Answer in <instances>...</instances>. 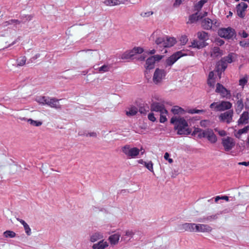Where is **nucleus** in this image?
<instances>
[{
    "mask_svg": "<svg viewBox=\"0 0 249 249\" xmlns=\"http://www.w3.org/2000/svg\"><path fill=\"white\" fill-rule=\"evenodd\" d=\"M170 122L171 123L175 124L174 128L178 130V135H187L191 133V130L188 127V123L184 118L172 117Z\"/></svg>",
    "mask_w": 249,
    "mask_h": 249,
    "instance_id": "f257e3e1",
    "label": "nucleus"
},
{
    "mask_svg": "<svg viewBox=\"0 0 249 249\" xmlns=\"http://www.w3.org/2000/svg\"><path fill=\"white\" fill-rule=\"evenodd\" d=\"M232 107V104L228 101H221V102H213L210 106L211 108H214L216 111H222L230 109Z\"/></svg>",
    "mask_w": 249,
    "mask_h": 249,
    "instance_id": "f03ea898",
    "label": "nucleus"
},
{
    "mask_svg": "<svg viewBox=\"0 0 249 249\" xmlns=\"http://www.w3.org/2000/svg\"><path fill=\"white\" fill-rule=\"evenodd\" d=\"M123 152L129 158H135L139 155L140 150L137 147H131L126 145L122 148Z\"/></svg>",
    "mask_w": 249,
    "mask_h": 249,
    "instance_id": "7ed1b4c3",
    "label": "nucleus"
},
{
    "mask_svg": "<svg viewBox=\"0 0 249 249\" xmlns=\"http://www.w3.org/2000/svg\"><path fill=\"white\" fill-rule=\"evenodd\" d=\"M166 72L164 70L157 68L154 73L152 81L155 85H160L165 78Z\"/></svg>",
    "mask_w": 249,
    "mask_h": 249,
    "instance_id": "20e7f679",
    "label": "nucleus"
},
{
    "mask_svg": "<svg viewBox=\"0 0 249 249\" xmlns=\"http://www.w3.org/2000/svg\"><path fill=\"white\" fill-rule=\"evenodd\" d=\"M218 34L221 37L227 39H231L235 36L234 30L230 27L219 29L218 31Z\"/></svg>",
    "mask_w": 249,
    "mask_h": 249,
    "instance_id": "39448f33",
    "label": "nucleus"
},
{
    "mask_svg": "<svg viewBox=\"0 0 249 249\" xmlns=\"http://www.w3.org/2000/svg\"><path fill=\"white\" fill-rule=\"evenodd\" d=\"M143 52V49L140 47H134L133 49L126 51L122 56L124 59H129L134 56L137 54H141Z\"/></svg>",
    "mask_w": 249,
    "mask_h": 249,
    "instance_id": "423d86ee",
    "label": "nucleus"
},
{
    "mask_svg": "<svg viewBox=\"0 0 249 249\" xmlns=\"http://www.w3.org/2000/svg\"><path fill=\"white\" fill-rule=\"evenodd\" d=\"M80 55L87 60L98 59L99 57V53L97 52L92 50L82 51L81 52Z\"/></svg>",
    "mask_w": 249,
    "mask_h": 249,
    "instance_id": "0eeeda50",
    "label": "nucleus"
},
{
    "mask_svg": "<svg viewBox=\"0 0 249 249\" xmlns=\"http://www.w3.org/2000/svg\"><path fill=\"white\" fill-rule=\"evenodd\" d=\"M233 115V111L232 110H229L228 111L221 113L219 116V119L221 122H225L227 124H230L232 121Z\"/></svg>",
    "mask_w": 249,
    "mask_h": 249,
    "instance_id": "6e6552de",
    "label": "nucleus"
},
{
    "mask_svg": "<svg viewBox=\"0 0 249 249\" xmlns=\"http://www.w3.org/2000/svg\"><path fill=\"white\" fill-rule=\"evenodd\" d=\"M162 58V55H155L151 56L147 59L146 61V68L147 69H152L154 68V64L156 61H159Z\"/></svg>",
    "mask_w": 249,
    "mask_h": 249,
    "instance_id": "1a4fd4ad",
    "label": "nucleus"
},
{
    "mask_svg": "<svg viewBox=\"0 0 249 249\" xmlns=\"http://www.w3.org/2000/svg\"><path fill=\"white\" fill-rule=\"evenodd\" d=\"M222 144L226 151L231 150L235 145L233 139L230 137L222 139Z\"/></svg>",
    "mask_w": 249,
    "mask_h": 249,
    "instance_id": "9d476101",
    "label": "nucleus"
},
{
    "mask_svg": "<svg viewBox=\"0 0 249 249\" xmlns=\"http://www.w3.org/2000/svg\"><path fill=\"white\" fill-rule=\"evenodd\" d=\"M212 230V228L208 224H198L196 226V232L210 233Z\"/></svg>",
    "mask_w": 249,
    "mask_h": 249,
    "instance_id": "9b49d317",
    "label": "nucleus"
},
{
    "mask_svg": "<svg viewBox=\"0 0 249 249\" xmlns=\"http://www.w3.org/2000/svg\"><path fill=\"white\" fill-rule=\"evenodd\" d=\"M150 110L151 111L160 112V113L162 111L167 112L164 105L156 102H153L151 104Z\"/></svg>",
    "mask_w": 249,
    "mask_h": 249,
    "instance_id": "f8f14e48",
    "label": "nucleus"
},
{
    "mask_svg": "<svg viewBox=\"0 0 249 249\" xmlns=\"http://www.w3.org/2000/svg\"><path fill=\"white\" fill-rule=\"evenodd\" d=\"M182 56L181 52H178L169 57L166 60V66L172 65L178 59Z\"/></svg>",
    "mask_w": 249,
    "mask_h": 249,
    "instance_id": "ddd939ff",
    "label": "nucleus"
},
{
    "mask_svg": "<svg viewBox=\"0 0 249 249\" xmlns=\"http://www.w3.org/2000/svg\"><path fill=\"white\" fill-rule=\"evenodd\" d=\"M248 5L244 2H241L236 6L237 14L240 18H244L245 16V11L247 9Z\"/></svg>",
    "mask_w": 249,
    "mask_h": 249,
    "instance_id": "4468645a",
    "label": "nucleus"
},
{
    "mask_svg": "<svg viewBox=\"0 0 249 249\" xmlns=\"http://www.w3.org/2000/svg\"><path fill=\"white\" fill-rule=\"evenodd\" d=\"M196 225L194 223H184L180 225L179 229L181 231L196 232Z\"/></svg>",
    "mask_w": 249,
    "mask_h": 249,
    "instance_id": "2eb2a0df",
    "label": "nucleus"
},
{
    "mask_svg": "<svg viewBox=\"0 0 249 249\" xmlns=\"http://www.w3.org/2000/svg\"><path fill=\"white\" fill-rule=\"evenodd\" d=\"M61 100H58L55 98H48L47 104L51 107L55 108L56 109H60L61 107V106L59 103V101Z\"/></svg>",
    "mask_w": 249,
    "mask_h": 249,
    "instance_id": "dca6fc26",
    "label": "nucleus"
},
{
    "mask_svg": "<svg viewBox=\"0 0 249 249\" xmlns=\"http://www.w3.org/2000/svg\"><path fill=\"white\" fill-rule=\"evenodd\" d=\"M215 91L220 93L223 97H227L230 94V91L219 83L216 84Z\"/></svg>",
    "mask_w": 249,
    "mask_h": 249,
    "instance_id": "f3484780",
    "label": "nucleus"
},
{
    "mask_svg": "<svg viewBox=\"0 0 249 249\" xmlns=\"http://www.w3.org/2000/svg\"><path fill=\"white\" fill-rule=\"evenodd\" d=\"M7 169L11 173H14L18 172L20 169V166L15 163L12 161L7 162L6 165Z\"/></svg>",
    "mask_w": 249,
    "mask_h": 249,
    "instance_id": "a211bd4d",
    "label": "nucleus"
},
{
    "mask_svg": "<svg viewBox=\"0 0 249 249\" xmlns=\"http://www.w3.org/2000/svg\"><path fill=\"white\" fill-rule=\"evenodd\" d=\"M205 138H207L208 140L211 143H215L217 141V137L214 134L213 130L211 129H206V133Z\"/></svg>",
    "mask_w": 249,
    "mask_h": 249,
    "instance_id": "6ab92c4d",
    "label": "nucleus"
},
{
    "mask_svg": "<svg viewBox=\"0 0 249 249\" xmlns=\"http://www.w3.org/2000/svg\"><path fill=\"white\" fill-rule=\"evenodd\" d=\"M201 26L205 30L212 29V20L209 18H205L201 21Z\"/></svg>",
    "mask_w": 249,
    "mask_h": 249,
    "instance_id": "aec40b11",
    "label": "nucleus"
},
{
    "mask_svg": "<svg viewBox=\"0 0 249 249\" xmlns=\"http://www.w3.org/2000/svg\"><path fill=\"white\" fill-rule=\"evenodd\" d=\"M219 214L216 213H210L207 216H204L202 218L203 221L207 222H213L218 219Z\"/></svg>",
    "mask_w": 249,
    "mask_h": 249,
    "instance_id": "412c9836",
    "label": "nucleus"
},
{
    "mask_svg": "<svg viewBox=\"0 0 249 249\" xmlns=\"http://www.w3.org/2000/svg\"><path fill=\"white\" fill-rule=\"evenodd\" d=\"M126 1V0H105L104 3L106 6H113L120 4H124Z\"/></svg>",
    "mask_w": 249,
    "mask_h": 249,
    "instance_id": "4be33fe9",
    "label": "nucleus"
},
{
    "mask_svg": "<svg viewBox=\"0 0 249 249\" xmlns=\"http://www.w3.org/2000/svg\"><path fill=\"white\" fill-rule=\"evenodd\" d=\"M249 119V114L248 112L245 111L244 112L242 115L240 116V119L238 121V124L239 125L240 124H246L248 123Z\"/></svg>",
    "mask_w": 249,
    "mask_h": 249,
    "instance_id": "5701e85b",
    "label": "nucleus"
},
{
    "mask_svg": "<svg viewBox=\"0 0 249 249\" xmlns=\"http://www.w3.org/2000/svg\"><path fill=\"white\" fill-rule=\"evenodd\" d=\"M227 67V63L221 59V60L218 61L216 64V71L217 72H219V71H223L225 70Z\"/></svg>",
    "mask_w": 249,
    "mask_h": 249,
    "instance_id": "b1692460",
    "label": "nucleus"
},
{
    "mask_svg": "<svg viewBox=\"0 0 249 249\" xmlns=\"http://www.w3.org/2000/svg\"><path fill=\"white\" fill-rule=\"evenodd\" d=\"M223 55L222 51L218 47H214L212 48L211 52V57L215 58L218 56H221Z\"/></svg>",
    "mask_w": 249,
    "mask_h": 249,
    "instance_id": "393cba45",
    "label": "nucleus"
},
{
    "mask_svg": "<svg viewBox=\"0 0 249 249\" xmlns=\"http://www.w3.org/2000/svg\"><path fill=\"white\" fill-rule=\"evenodd\" d=\"M200 15L198 12L190 15L189 17V20L187 22V24H192L196 22L199 19H200Z\"/></svg>",
    "mask_w": 249,
    "mask_h": 249,
    "instance_id": "a878e982",
    "label": "nucleus"
},
{
    "mask_svg": "<svg viewBox=\"0 0 249 249\" xmlns=\"http://www.w3.org/2000/svg\"><path fill=\"white\" fill-rule=\"evenodd\" d=\"M197 36L199 39L203 41L202 42H204L209 39L208 33L204 31H200L197 32Z\"/></svg>",
    "mask_w": 249,
    "mask_h": 249,
    "instance_id": "bb28decb",
    "label": "nucleus"
},
{
    "mask_svg": "<svg viewBox=\"0 0 249 249\" xmlns=\"http://www.w3.org/2000/svg\"><path fill=\"white\" fill-rule=\"evenodd\" d=\"M107 246L108 244L107 242L102 241L97 244H94L92 246V248L93 249H105Z\"/></svg>",
    "mask_w": 249,
    "mask_h": 249,
    "instance_id": "cd10ccee",
    "label": "nucleus"
},
{
    "mask_svg": "<svg viewBox=\"0 0 249 249\" xmlns=\"http://www.w3.org/2000/svg\"><path fill=\"white\" fill-rule=\"evenodd\" d=\"M207 2V0H200L197 3H196L194 6V11H196V12L200 11L203 7V5Z\"/></svg>",
    "mask_w": 249,
    "mask_h": 249,
    "instance_id": "c85d7f7f",
    "label": "nucleus"
},
{
    "mask_svg": "<svg viewBox=\"0 0 249 249\" xmlns=\"http://www.w3.org/2000/svg\"><path fill=\"white\" fill-rule=\"evenodd\" d=\"M134 235V232L132 230H127L125 232V234L122 238V239L125 241L129 240L133 235Z\"/></svg>",
    "mask_w": 249,
    "mask_h": 249,
    "instance_id": "c756f323",
    "label": "nucleus"
},
{
    "mask_svg": "<svg viewBox=\"0 0 249 249\" xmlns=\"http://www.w3.org/2000/svg\"><path fill=\"white\" fill-rule=\"evenodd\" d=\"M138 112V109L134 106L131 107L126 110V115L128 116H134Z\"/></svg>",
    "mask_w": 249,
    "mask_h": 249,
    "instance_id": "7c9ffc66",
    "label": "nucleus"
},
{
    "mask_svg": "<svg viewBox=\"0 0 249 249\" xmlns=\"http://www.w3.org/2000/svg\"><path fill=\"white\" fill-rule=\"evenodd\" d=\"M120 237V235L119 234H114L113 235H111L109 237V240L111 244L115 245L116 244L119 240Z\"/></svg>",
    "mask_w": 249,
    "mask_h": 249,
    "instance_id": "2f4dec72",
    "label": "nucleus"
},
{
    "mask_svg": "<svg viewBox=\"0 0 249 249\" xmlns=\"http://www.w3.org/2000/svg\"><path fill=\"white\" fill-rule=\"evenodd\" d=\"M17 220L19 221L23 226L26 233L28 235H30L31 233V229L29 225L23 220L18 218Z\"/></svg>",
    "mask_w": 249,
    "mask_h": 249,
    "instance_id": "473e14b6",
    "label": "nucleus"
},
{
    "mask_svg": "<svg viewBox=\"0 0 249 249\" xmlns=\"http://www.w3.org/2000/svg\"><path fill=\"white\" fill-rule=\"evenodd\" d=\"M176 42V39L173 37H166L165 38V43L167 47L173 46Z\"/></svg>",
    "mask_w": 249,
    "mask_h": 249,
    "instance_id": "72a5a7b5",
    "label": "nucleus"
},
{
    "mask_svg": "<svg viewBox=\"0 0 249 249\" xmlns=\"http://www.w3.org/2000/svg\"><path fill=\"white\" fill-rule=\"evenodd\" d=\"M243 107H244L243 102V100L241 99H240V100H238L237 101L236 111L238 113H239L241 111V110H242Z\"/></svg>",
    "mask_w": 249,
    "mask_h": 249,
    "instance_id": "f704fd0d",
    "label": "nucleus"
},
{
    "mask_svg": "<svg viewBox=\"0 0 249 249\" xmlns=\"http://www.w3.org/2000/svg\"><path fill=\"white\" fill-rule=\"evenodd\" d=\"M93 68L95 70H98L99 72H107L109 70V67L106 65H104L100 68H98L97 66L94 65Z\"/></svg>",
    "mask_w": 249,
    "mask_h": 249,
    "instance_id": "c9c22d12",
    "label": "nucleus"
},
{
    "mask_svg": "<svg viewBox=\"0 0 249 249\" xmlns=\"http://www.w3.org/2000/svg\"><path fill=\"white\" fill-rule=\"evenodd\" d=\"M41 170L43 173L45 174L46 175H50L53 171V169L50 168L47 165H42Z\"/></svg>",
    "mask_w": 249,
    "mask_h": 249,
    "instance_id": "e433bc0d",
    "label": "nucleus"
},
{
    "mask_svg": "<svg viewBox=\"0 0 249 249\" xmlns=\"http://www.w3.org/2000/svg\"><path fill=\"white\" fill-rule=\"evenodd\" d=\"M249 129V126H247L242 129H239L237 133L235 134L236 138L239 139L241 134L247 133Z\"/></svg>",
    "mask_w": 249,
    "mask_h": 249,
    "instance_id": "4c0bfd02",
    "label": "nucleus"
},
{
    "mask_svg": "<svg viewBox=\"0 0 249 249\" xmlns=\"http://www.w3.org/2000/svg\"><path fill=\"white\" fill-rule=\"evenodd\" d=\"M206 46L205 42H201L198 43L197 41L194 40L193 42H192L191 47L194 48H197L198 49H200L201 48H203Z\"/></svg>",
    "mask_w": 249,
    "mask_h": 249,
    "instance_id": "58836bf2",
    "label": "nucleus"
},
{
    "mask_svg": "<svg viewBox=\"0 0 249 249\" xmlns=\"http://www.w3.org/2000/svg\"><path fill=\"white\" fill-rule=\"evenodd\" d=\"M149 111V107L147 105L141 106L139 107V111L140 113L145 115Z\"/></svg>",
    "mask_w": 249,
    "mask_h": 249,
    "instance_id": "ea45409f",
    "label": "nucleus"
},
{
    "mask_svg": "<svg viewBox=\"0 0 249 249\" xmlns=\"http://www.w3.org/2000/svg\"><path fill=\"white\" fill-rule=\"evenodd\" d=\"M48 98L45 96H39L36 97V100L40 104L46 105Z\"/></svg>",
    "mask_w": 249,
    "mask_h": 249,
    "instance_id": "a19ab883",
    "label": "nucleus"
},
{
    "mask_svg": "<svg viewBox=\"0 0 249 249\" xmlns=\"http://www.w3.org/2000/svg\"><path fill=\"white\" fill-rule=\"evenodd\" d=\"M26 59L25 56H21L17 60V67L23 66L25 65Z\"/></svg>",
    "mask_w": 249,
    "mask_h": 249,
    "instance_id": "79ce46f5",
    "label": "nucleus"
},
{
    "mask_svg": "<svg viewBox=\"0 0 249 249\" xmlns=\"http://www.w3.org/2000/svg\"><path fill=\"white\" fill-rule=\"evenodd\" d=\"M3 235L6 238H14L16 234L15 232L11 231H6L3 232Z\"/></svg>",
    "mask_w": 249,
    "mask_h": 249,
    "instance_id": "37998d69",
    "label": "nucleus"
},
{
    "mask_svg": "<svg viewBox=\"0 0 249 249\" xmlns=\"http://www.w3.org/2000/svg\"><path fill=\"white\" fill-rule=\"evenodd\" d=\"M183 109L179 107L178 106H175L171 110V111L174 114H178L179 113H181L183 112Z\"/></svg>",
    "mask_w": 249,
    "mask_h": 249,
    "instance_id": "c03bdc74",
    "label": "nucleus"
},
{
    "mask_svg": "<svg viewBox=\"0 0 249 249\" xmlns=\"http://www.w3.org/2000/svg\"><path fill=\"white\" fill-rule=\"evenodd\" d=\"M27 122H29L31 125L36 126H40L42 124L41 122L34 121L31 119H28Z\"/></svg>",
    "mask_w": 249,
    "mask_h": 249,
    "instance_id": "a18cd8bd",
    "label": "nucleus"
},
{
    "mask_svg": "<svg viewBox=\"0 0 249 249\" xmlns=\"http://www.w3.org/2000/svg\"><path fill=\"white\" fill-rule=\"evenodd\" d=\"M102 238L101 235L98 233H95L93 234L90 237V241L92 242H95L97 240Z\"/></svg>",
    "mask_w": 249,
    "mask_h": 249,
    "instance_id": "49530a36",
    "label": "nucleus"
},
{
    "mask_svg": "<svg viewBox=\"0 0 249 249\" xmlns=\"http://www.w3.org/2000/svg\"><path fill=\"white\" fill-rule=\"evenodd\" d=\"M168 113V111L164 112V111H162L160 112V123H164L167 121V118L166 117V114H167Z\"/></svg>",
    "mask_w": 249,
    "mask_h": 249,
    "instance_id": "de8ad7c7",
    "label": "nucleus"
},
{
    "mask_svg": "<svg viewBox=\"0 0 249 249\" xmlns=\"http://www.w3.org/2000/svg\"><path fill=\"white\" fill-rule=\"evenodd\" d=\"M144 166L149 171L154 173L153 168V164L152 161H150L148 163L144 162Z\"/></svg>",
    "mask_w": 249,
    "mask_h": 249,
    "instance_id": "09e8293b",
    "label": "nucleus"
},
{
    "mask_svg": "<svg viewBox=\"0 0 249 249\" xmlns=\"http://www.w3.org/2000/svg\"><path fill=\"white\" fill-rule=\"evenodd\" d=\"M222 59L226 63H231L232 62V54H229L227 56L223 57Z\"/></svg>",
    "mask_w": 249,
    "mask_h": 249,
    "instance_id": "8fccbe9b",
    "label": "nucleus"
},
{
    "mask_svg": "<svg viewBox=\"0 0 249 249\" xmlns=\"http://www.w3.org/2000/svg\"><path fill=\"white\" fill-rule=\"evenodd\" d=\"M220 25V23L216 19L212 20V29L214 30V28H217Z\"/></svg>",
    "mask_w": 249,
    "mask_h": 249,
    "instance_id": "3c124183",
    "label": "nucleus"
},
{
    "mask_svg": "<svg viewBox=\"0 0 249 249\" xmlns=\"http://www.w3.org/2000/svg\"><path fill=\"white\" fill-rule=\"evenodd\" d=\"M210 124V122L206 120H204L200 122V124L202 127H207Z\"/></svg>",
    "mask_w": 249,
    "mask_h": 249,
    "instance_id": "603ef678",
    "label": "nucleus"
},
{
    "mask_svg": "<svg viewBox=\"0 0 249 249\" xmlns=\"http://www.w3.org/2000/svg\"><path fill=\"white\" fill-rule=\"evenodd\" d=\"M185 0H176L173 4L174 7H178Z\"/></svg>",
    "mask_w": 249,
    "mask_h": 249,
    "instance_id": "864d4df0",
    "label": "nucleus"
},
{
    "mask_svg": "<svg viewBox=\"0 0 249 249\" xmlns=\"http://www.w3.org/2000/svg\"><path fill=\"white\" fill-rule=\"evenodd\" d=\"M247 79L245 77H244L239 80V85L242 87H244L247 83Z\"/></svg>",
    "mask_w": 249,
    "mask_h": 249,
    "instance_id": "5fc2aeb1",
    "label": "nucleus"
},
{
    "mask_svg": "<svg viewBox=\"0 0 249 249\" xmlns=\"http://www.w3.org/2000/svg\"><path fill=\"white\" fill-rule=\"evenodd\" d=\"M153 14V12L152 11H149L147 12H143L141 13V16L142 17H148Z\"/></svg>",
    "mask_w": 249,
    "mask_h": 249,
    "instance_id": "6e6d98bb",
    "label": "nucleus"
},
{
    "mask_svg": "<svg viewBox=\"0 0 249 249\" xmlns=\"http://www.w3.org/2000/svg\"><path fill=\"white\" fill-rule=\"evenodd\" d=\"M204 112L203 110H199V109H191L189 111V113H191V114L199 113L200 112Z\"/></svg>",
    "mask_w": 249,
    "mask_h": 249,
    "instance_id": "4d7b16f0",
    "label": "nucleus"
},
{
    "mask_svg": "<svg viewBox=\"0 0 249 249\" xmlns=\"http://www.w3.org/2000/svg\"><path fill=\"white\" fill-rule=\"evenodd\" d=\"M148 118L149 120L152 122H155L156 120V118L154 116V114L153 113H150L148 115Z\"/></svg>",
    "mask_w": 249,
    "mask_h": 249,
    "instance_id": "13d9d810",
    "label": "nucleus"
},
{
    "mask_svg": "<svg viewBox=\"0 0 249 249\" xmlns=\"http://www.w3.org/2000/svg\"><path fill=\"white\" fill-rule=\"evenodd\" d=\"M169 157V154L168 153L166 152L164 154V158L165 160H167L168 162L170 163L173 162V160L172 159H170Z\"/></svg>",
    "mask_w": 249,
    "mask_h": 249,
    "instance_id": "bf43d9fd",
    "label": "nucleus"
},
{
    "mask_svg": "<svg viewBox=\"0 0 249 249\" xmlns=\"http://www.w3.org/2000/svg\"><path fill=\"white\" fill-rule=\"evenodd\" d=\"M165 38H163V37H158L156 39V40H155V43H156V44H157L158 45H159L164 40H165Z\"/></svg>",
    "mask_w": 249,
    "mask_h": 249,
    "instance_id": "052dcab7",
    "label": "nucleus"
},
{
    "mask_svg": "<svg viewBox=\"0 0 249 249\" xmlns=\"http://www.w3.org/2000/svg\"><path fill=\"white\" fill-rule=\"evenodd\" d=\"M206 130H203L202 131V132H199L198 134V137L200 139L202 138H205V136H206Z\"/></svg>",
    "mask_w": 249,
    "mask_h": 249,
    "instance_id": "680f3d73",
    "label": "nucleus"
},
{
    "mask_svg": "<svg viewBox=\"0 0 249 249\" xmlns=\"http://www.w3.org/2000/svg\"><path fill=\"white\" fill-rule=\"evenodd\" d=\"M10 22L12 25H16L20 24L21 21L18 19H10Z\"/></svg>",
    "mask_w": 249,
    "mask_h": 249,
    "instance_id": "e2e57ef3",
    "label": "nucleus"
},
{
    "mask_svg": "<svg viewBox=\"0 0 249 249\" xmlns=\"http://www.w3.org/2000/svg\"><path fill=\"white\" fill-rule=\"evenodd\" d=\"M202 130L199 128H195V129L193 133H192V135L194 136L196 134L199 133V132H202Z\"/></svg>",
    "mask_w": 249,
    "mask_h": 249,
    "instance_id": "0e129e2a",
    "label": "nucleus"
},
{
    "mask_svg": "<svg viewBox=\"0 0 249 249\" xmlns=\"http://www.w3.org/2000/svg\"><path fill=\"white\" fill-rule=\"evenodd\" d=\"M215 81L213 79H208V84L212 87H214Z\"/></svg>",
    "mask_w": 249,
    "mask_h": 249,
    "instance_id": "69168bd1",
    "label": "nucleus"
},
{
    "mask_svg": "<svg viewBox=\"0 0 249 249\" xmlns=\"http://www.w3.org/2000/svg\"><path fill=\"white\" fill-rule=\"evenodd\" d=\"M86 136L87 137L89 136L92 137H96L97 136V134L95 132H92L86 134Z\"/></svg>",
    "mask_w": 249,
    "mask_h": 249,
    "instance_id": "338daca9",
    "label": "nucleus"
},
{
    "mask_svg": "<svg viewBox=\"0 0 249 249\" xmlns=\"http://www.w3.org/2000/svg\"><path fill=\"white\" fill-rule=\"evenodd\" d=\"M239 34L243 38H246L248 36V34L244 31L242 32H240Z\"/></svg>",
    "mask_w": 249,
    "mask_h": 249,
    "instance_id": "774afa93",
    "label": "nucleus"
}]
</instances>
